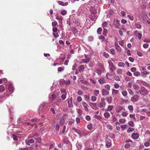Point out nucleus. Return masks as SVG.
Returning <instances> with one entry per match:
<instances>
[{
    "label": "nucleus",
    "instance_id": "obj_1",
    "mask_svg": "<svg viewBox=\"0 0 150 150\" xmlns=\"http://www.w3.org/2000/svg\"><path fill=\"white\" fill-rule=\"evenodd\" d=\"M139 92L141 95L145 96L148 94L147 90L144 87H142L139 90Z\"/></svg>",
    "mask_w": 150,
    "mask_h": 150
},
{
    "label": "nucleus",
    "instance_id": "obj_2",
    "mask_svg": "<svg viewBox=\"0 0 150 150\" xmlns=\"http://www.w3.org/2000/svg\"><path fill=\"white\" fill-rule=\"evenodd\" d=\"M46 105V103H42L40 105L38 110V112L39 115L42 114L44 112L45 110V107Z\"/></svg>",
    "mask_w": 150,
    "mask_h": 150
},
{
    "label": "nucleus",
    "instance_id": "obj_3",
    "mask_svg": "<svg viewBox=\"0 0 150 150\" xmlns=\"http://www.w3.org/2000/svg\"><path fill=\"white\" fill-rule=\"evenodd\" d=\"M108 63L109 64L110 70L112 72H113L114 70L116 69L115 67L114 66L113 64L111 61L110 60L108 61Z\"/></svg>",
    "mask_w": 150,
    "mask_h": 150
},
{
    "label": "nucleus",
    "instance_id": "obj_4",
    "mask_svg": "<svg viewBox=\"0 0 150 150\" xmlns=\"http://www.w3.org/2000/svg\"><path fill=\"white\" fill-rule=\"evenodd\" d=\"M105 98H103L101 99V101L98 105V107L100 108H103L105 107Z\"/></svg>",
    "mask_w": 150,
    "mask_h": 150
},
{
    "label": "nucleus",
    "instance_id": "obj_5",
    "mask_svg": "<svg viewBox=\"0 0 150 150\" xmlns=\"http://www.w3.org/2000/svg\"><path fill=\"white\" fill-rule=\"evenodd\" d=\"M139 96L137 95H135L131 98V100L133 102H137L139 100Z\"/></svg>",
    "mask_w": 150,
    "mask_h": 150
},
{
    "label": "nucleus",
    "instance_id": "obj_6",
    "mask_svg": "<svg viewBox=\"0 0 150 150\" xmlns=\"http://www.w3.org/2000/svg\"><path fill=\"white\" fill-rule=\"evenodd\" d=\"M101 92L102 95L103 96H106L109 94V91L105 88L102 89Z\"/></svg>",
    "mask_w": 150,
    "mask_h": 150
},
{
    "label": "nucleus",
    "instance_id": "obj_7",
    "mask_svg": "<svg viewBox=\"0 0 150 150\" xmlns=\"http://www.w3.org/2000/svg\"><path fill=\"white\" fill-rule=\"evenodd\" d=\"M72 98L71 97L68 99V104L69 107V108H71L73 106V105L72 104Z\"/></svg>",
    "mask_w": 150,
    "mask_h": 150
},
{
    "label": "nucleus",
    "instance_id": "obj_8",
    "mask_svg": "<svg viewBox=\"0 0 150 150\" xmlns=\"http://www.w3.org/2000/svg\"><path fill=\"white\" fill-rule=\"evenodd\" d=\"M122 109L123 107L122 106L118 105L116 106L115 110L116 112L119 113Z\"/></svg>",
    "mask_w": 150,
    "mask_h": 150
},
{
    "label": "nucleus",
    "instance_id": "obj_9",
    "mask_svg": "<svg viewBox=\"0 0 150 150\" xmlns=\"http://www.w3.org/2000/svg\"><path fill=\"white\" fill-rule=\"evenodd\" d=\"M90 105L91 106L92 108L95 110H97L98 109V108L97 107L96 104L95 103H90Z\"/></svg>",
    "mask_w": 150,
    "mask_h": 150
},
{
    "label": "nucleus",
    "instance_id": "obj_10",
    "mask_svg": "<svg viewBox=\"0 0 150 150\" xmlns=\"http://www.w3.org/2000/svg\"><path fill=\"white\" fill-rule=\"evenodd\" d=\"M8 90L11 93H12L14 90V88L13 86V85L11 83L9 84L8 87Z\"/></svg>",
    "mask_w": 150,
    "mask_h": 150
},
{
    "label": "nucleus",
    "instance_id": "obj_11",
    "mask_svg": "<svg viewBox=\"0 0 150 150\" xmlns=\"http://www.w3.org/2000/svg\"><path fill=\"white\" fill-rule=\"evenodd\" d=\"M132 136L133 139H136L138 138L139 134L137 133H134L132 134Z\"/></svg>",
    "mask_w": 150,
    "mask_h": 150
},
{
    "label": "nucleus",
    "instance_id": "obj_12",
    "mask_svg": "<svg viewBox=\"0 0 150 150\" xmlns=\"http://www.w3.org/2000/svg\"><path fill=\"white\" fill-rule=\"evenodd\" d=\"M98 82L101 84H103L105 83V80L104 77H102L98 80Z\"/></svg>",
    "mask_w": 150,
    "mask_h": 150
},
{
    "label": "nucleus",
    "instance_id": "obj_13",
    "mask_svg": "<svg viewBox=\"0 0 150 150\" xmlns=\"http://www.w3.org/2000/svg\"><path fill=\"white\" fill-rule=\"evenodd\" d=\"M111 144V140L110 139H108L106 142V146L108 148L110 147Z\"/></svg>",
    "mask_w": 150,
    "mask_h": 150
},
{
    "label": "nucleus",
    "instance_id": "obj_14",
    "mask_svg": "<svg viewBox=\"0 0 150 150\" xmlns=\"http://www.w3.org/2000/svg\"><path fill=\"white\" fill-rule=\"evenodd\" d=\"M89 61V59L87 58L85 59H82L80 64H83L84 63H87Z\"/></svg>",
    "mask_w": 150,
    "mask_h": 150
},
{
    "label": "nucleus",
    "instance_id": "obj_15",
    "mask_svg": "<svg viewBox=\"0 0 150 150\" xmlns=\"http://www.w3.org/2000/svg\"><path fill=\"white\" fill-rule=\"evenodd\" d=\"M140 83L142 84L144 86H146L148 88L150 87V86L149 84L147 83L145 81H144L142 80L140 81Z\"/></svg>",
    "mask_w": 150,
    "mask_h": 150
},
{
    "label": "nucleus",
    "instance_id": "obj_16",
    "mask_svg": "<svg viewBox=\"0 0 150 150\" xmlns=\"http://www.w3.org/2000/svg\"><path fill=\"white\" fill-rule=\"evenodd\" d=\"M58 3L59 4V5L63 6H67L68 4V2L64 3L63 2L61 1H58Z\"/></svg>",
    "mask_w": 150,
    "mask_h": 150
},
{
    "label": "nucleus",
    "instance_id": "obj_17",
    "mask_svg": "<svg viewBox=\"0 0 150 150\" xmlns=\"http://www.w3.org/2000/svg\"><path fill=\"white\" fill-rule=\"evenodd\" d=\"M82 104L84 108H85V110L86 111H88V105L84 101H83L82 102Z\"/></svg>",
    "mask_w": 150,
    "mask_h": 150
},
{
    "label": "nucleus",
    "instance_id": "obj_18",
    "mask_svg": "<svg viewBox=\"0 0 150 150\" xmlns=\"http://www.w3.org/2000/svg\"><path fill=\"white\" fill-rule=\"evenodd\" d=\"M78 69L80 72H83L84 71V65H81L78 67Z\"/></svg>",
    "mask_w": 150,
    "mask_h": 150
},
{
    "label": "nucleus",
    "instance_id": "obj_19",
    "mask_svg": "<svg viewBox=\"0 0 150 150\" xmlns=\"http://www.w3.org/2000/svg\"><path fill=\"white\" fill-rule=\"evenodd\" d=\"M108 103V104H110L112 100V98L111 96H108L106 98Z\"/></svg>",
    "mask_w": 150,
    "mask_h": 150
},
{
    "label": "nucleus",
    "instance_id": "obj_20",
    "mask_svg": "<svg viewBox=\"0 0 150 150\" xmlns=\"http://www.w3.org/2000/svg\"><path fill=\"white\" fill-rule=\"evenodd\" d=\"M74 132H76L79 134V135L80 136V137H82V134H81V132L79 130L75 128L74 129Z\"/></svg>",
    "mask_w": 150,
    "mask_h": 150
},
{
    "label": "nucleus",
    "instance_id": "obj_21",
    "mask_svg": "<svg viewBox=\"0 0 150 150\" xmlns=\"http://www.w3.org/2000/svg\"><path fill=\"white\" fill-rule=\"evenodd\" d=\"M104 116L105 118H108L110 117V115L109 112H106L104 113Z\"/></svg>",
    "mask_w": 150,
    "mask_h": 150
},
{
    "label": "nucleus",
    "instance_id": "obj_22",
    "mask_svg": "<svg viewBox=\"0 0 150 150\" xmlns=\"http://www.w3.org/2000/svg\"><path fill=\"white\" fill-rule=\"evenodd\" d=\"M56 96L55 95L52 94L51 95V97H50V95L49 96V98L50 99V100H54L56 98Z\"/></svg>",
    "mask_w": 150,
    "mask_h": 150
},
{
    "label": "nucleus",
    "instance_id": "obj_23",
    "mask_svg": "<svg viewBox=\"0 0 150 150\" xmlns=\"http://www.w3.org/2000/svg\"><path fill=\"white\" fill-rule=\"evenodd\" d=\"M135 26L136 27L140 29L141 28V25L140 24L139 22H137L135 24Z\"/></svg>",
    "mask_w": 150,
    "mask_h": 150
},
{
    "label": "nucleus",
    "instance_id": "obj_24",
    "mask_svg": "<svg viewBox=\"0 0 150 150\" xmlns=\"http://www.w3.org/2000/svg\"><path fill=\"white\" fill-rule=\"evenodd\" d=\"M97 71V73L98 74H101L102 72H103L104 70V69H102L101 70H99V69H96Z\"/></svg>",
    "mask_w": 150,
    "mask_h": 150
},
{
    "label": "nucleus",
    "instance_id": "obj_25",
    "mask_svg": "<svg viewBox=\"0 0 150 150\" xmlns=\"http://www.w3.org/2000/svg\"><path fill=\"white\" fill-rule=\"evenodd\" d=\"M113 108V106L112 105H109L107 111H110L112 110Z\"/></svg>",
    "mask_w": 150,
    "mask_h": 150
},
{
    "label": "nucleus",
    "instance_id": "obj_26",
    "mask_svg": "<svg viewBox=\"0 0 150 150\" xmlns=\"http://www.w3.org/2000/svg\"><path fill=\"white\" fill-rule=\"evenodd\" d=\"M119 91L117 90H115L113 89L112 90V94L113 95H115L119 93Z\"/></svg>",
    "mask_w": 150,
    "mask_h": 150
},
{
    "label": "nucleus",
    "instance_id": "obj_27",
    "mask_svg": "<svg viewBox=\"0 0 150 150\" xmlns=\"http://www.w3.org/2000/svg\"><path fill=\"white\" fill-rule=\"evenodd\" d=\"M118 66L120 67H124L125 66V63L122 62H119L118 64Z\"/></svg>",
    "mask_w": 150,
    "mask_h": 150
},
{
    "label": "nucleus",
    "instance_id": "obj_28",
    "mask_svg": "<svg viewBox=\"0 0 150 150\" xmlns=\"http://www.w3.org/2000/svg\"><path fill=\"white\" fill-rule=\"evenodd\" d=\"M63 142L64 143H67L68 142V140L67 138L66 137H64V139H63Z\"/></svg>",
    "mask_w": 150,
    "mask_h": 150
},
{
    "label": "nucleus",
    "instance_id": "obj_29",
    "mask_svg": "<svg viewBox=\"0 0 150 150\" xmlns=\"http://www.w3.org/2000/svg\"><path fill=\"white\" fill-rule=\"evenodd\" d=\"M136 36L138 37V38L140 40L142 37V34L139 33H137V35Z\"/></svg>",
    "mask_w": 150,
    "mask_h": 150
},
{
    "label": "nucleus",
    "instance_id": "obj_30",
    "mask_svg": "<svg viewBox=\"0 0 150 150\" xmlns=\"http://www.w3.org/2000/svg\"><path fill=\"white\" fill-rule=\"evenodd\" d=\"M128 108L130 111L131 112H132L133 111V108L132 105H130L128 106Z\"/></svg>",
    "mask_w": 150,
    "mask_h": 150
},
{
    "label": "nucleus",
    "instance_id": "obj_31",
    "mask_svg": "<svg viewBox=\"0 0 150 150\" xmlns=\"http://www.w3.org/2000/svg\"><path fill=\"white\" fill-rule=\"evenodd\" d=\"M64 67H58V71L59 72H61L64 71Z\"/></svg>",
    "mask_w": 150,
    "mask_h": 150
},
{
    "label": "nucleus",
    "instance_id": "obj_32",
    "mask_svg": "<svg viewBox=\"0 0 150 150\" xmlns=\"http://www.w3.org/2000/svg\"><path fill=\"white\" fill-rule=\"evenodd\" d=\"M128 124L130 126L132 127H134V123L132 121H129L128 122Z\"/></svg>",
    "mask_w": 150,
    "mask_h": 150
},
{
    "label": "nucleus",
    "instance_id": "obj_33",
    "mask_svg": "<svg viewBox=\"0 0 150 150\" xmlns=\"http://www.w3.org/2000/svg\"><path fill=\"white\" fill-rule=\"evenodd\" d=\"M34 139L35 140H36L37 142H38V143L40 142L41 141V139L40 138L34 137Z\"/></svg>",
    "mask_w": 150,
    "mask_h": 150
},
{
    "label": "nucleus",
    "instance_id": "obj_34",
    "mask_svg": "<svg viewBox=\"0 0 150 150\" xmlns=\"http://www.w3.org/2000/svg\"><path fill=\"white\" fill-rule=\"evenodd\" d=\"M5 90V88L3 85H0V92H3Z\"/></svg>",
    "mask_w": 150,
    "mask_h": 150
},
{
    "label": "nucleus",
    "instance_id": "obj_35",
    "mask_svg": "<svg viewBox=\"0 0 150 150\" xmlns=\"http://www.w3.org/2000/svg\"><path fill=\"white\" fill-rule=\"evenodd\" d=\"M61 13L63 16H64L67 13V11L65 10H63L61 11Z\"/></svg>",
    "mask_w": 150,
    "mask_h": 150
},
{
    "label": "nucleus",
    "instance_id": "obj_36",
    "mask_svg": "<svg viewBox=\"0 0 150 150\" xmlns=\"http://www.w3.org/2000/svg\"><path fill=\"white\" fill-rule=\"evenodd\" d=\"M91 101L92 102H95L96 100V98L95 96H93L91 98Z\"/></svg>",
    "mask_w": 150,
    "mask_h": 150
},
{
    "label": "nucleus",
    "instance_id": "obj_37",
    "mask_svg": "<svg viewBox=\"0 0 150 150\" xmlns=\"http://www.w3.org/2000/svg\"><path fill=\"white\" fill-rule=\"evenodd\" d=\"M115 46L116 48L118 50H120L121 48L120 46L118 45L117 43H115Z\"/></svg>",
    "mask_w": 150,
    "mask_h": 150
},
{
    "label": "nucleus",
    "instance_id": "obj_38",
    "mask_svg": "<svg viewBox=\"0 0 150 150\" xmlns=\"http://www.w3.org/2000/svg\"><path fill=\"white\" fill-rule=\"evenodd\" d=\"M105 88L108 90L110 91V86L108 84H106L104 86Z\"/></svg>",
    "mask_w": 150,
    "mask_h": 150
},
{
    "label": "nucleus",
    "instance_id": "obj_39",
    "mask_svg": "<svg viewBox=\"0 0 150 150\" xmlns=\"http://www.w3.org/2000/svg\"><path fill=\"white\" fill-rule=\"evenodd\" d=\"M102 30V28L100 27L97 30V32L98 33V34H100L101 33Z\"/></svg>",
    "mask_w": 150,
    "mask_h": 150
},
{
    "label": "nucleus",
    "instance_id": "obj_40",
    "mask_svg": "<svg viewBox=\"0 0 150 150\" xmlns=\"http://www.w3.org/2000/svg\"><path fill=\"white\" fill-rule=\"evenodd\" d=\"M133 87L136 90H137L139 88V86L137 85L134 84L133 85Z\"/></svg>",
    "mask_w": 150,
    "mask_h": 150
},
{
    "label": "nucleus",
    "instance_id": "obj_41",
    "mask_svg": "<svg viewBox=\"0 0 150 150\" xmlns=\"http://www.w3.org/2000/svg\"><path fill=\"white\" fill-rule=\"evenodd\" d=\"M99 91L98 90H96L94 91V94L96 96H97L99 94Z\"/></svg>",
    "mask_w": 150,
    "mask_h": 150
},
{
    "label": "nucleus",
    "instance_id": "obj_42",
    "mask_svg": "<svg viewBox=\"0 0 150 150\" xmlns=\"http://www.w3.org/2000/svg\"><path fill=\"white\" fill-rule=\"evenodd\" d=\"M108 25V23L107 22L105 21L102 24V25L104 28L106 27L107 25Z\"/></svg>",
    "mask_w": 150,
    "mask_h": 150
},
{
    "label": "nucleus",
    "instance_id": "obj_43",
    "mask_svg": "<svg viewBox=\"0 0 150 150\" xmlns=\"http://www.w3.org/2000/svg\"><path fill=\"white\" fill-rule=\"evenodd\" d=\"M56 19L58 20L62 21L63 19V18L61 16H58L56 17Z\"/></svg>",
    "mask_w": 150,
    "mask_h": 150
},
{
    "label": "nucleus",
    "instance_id": "obj_44",
    "mask_svg": "<svg viewBox=\"0 0 150 150\" xmlns=\"http://www.w3.org/2000/svg\"><path fill=\"white\" fill-rule=\"evenodd\" d=\"M107 33V31L106 30L105 28H103V34L104 35L106 36V34Z\"/></svg>",
    "mask_w": 150,
    "mask_h": 150
},
{
    "label": "nucleus",
    "instance_id": "obj_45",
    "mask_svg": "<svg viewBox=\"0 0 150 150\" xmlns=\"http://www.w3.org/2000/svg\"><path fill=\"white\" fill-rule=\"evenodd\" d=\"M134 76H137L140 75V73L139 71H135L134 73Z\"/></svg>",
    "mask_w": 150,
    "mask_h": 150
},
{
    "label": "nucleus",
    "instance_id": "obj_46",
    "mask_svg": "<svg viewBox=\"0 0 150 150\" xmlns=\"http://www.w3.org/2000/svg\"><path fill=\"white\" fill-rule=\"evenodd\" d=\"M134 130V128L129 127L128 128V129L127 131V132L128 133H129V132H131L133 131Z\"/></svg>",
    "mask_w": 150,
    "mask_h": 150
},
{
    "label": "nucleus",
    "instance_id": "obj_47",
    "mask_svg": "<svg viewBox=\"0 0 150 150\" xmlns=\"http://www.w3.org/2000/svg\"><path fill=\"white\" fill-rule=\"evenodd\" d=\"M92 127V125L91 123L87 125V128L89 130H91Z\"/></svg>",
    "mask_w": 150,
    "mask_h": 150
},
{
    "label": "nucleus",
    "instance_id": "obj_48",
    "mask_svg": "<svg viewBox=\"0 0 150 150\" xmlns=\"http://www.w3.org/2000/svg\"><path fill=\"white\" fill-rule=\"evenodd\" d=\"M111 53L112 54L114 55L115 54V50L113 48H111L110 50Z\"/></svg>",
    "mask_w": 150,
    "mask_h": 150
},
{
    "label": "nucleus",
    "instance_id": "obj_49",
    "mask_svg": "<svg viewBox=\"0 0 150 150\" xmlns=\"http://www.w3.org/2000/svg\"><path fill=\"white\" fill-rule=\"evenodd\" d=\"M57 24V23L56 21L53 22L52 23V25L53 27H54L56 26Z\"/></svg>",
    "mask_w": 150,
    "mask_h": 150
},
{
    "label": "nucleus",
    "instance_id": "obj_50",
    "mask_svg": "<svg viewBox=\"0 0 150 150\" xmlns=\"http://www.w3.org/2000/svg\"><path fill=\"white\" fill-rule=\"evenodd\" d=\"M122 94L124 96H125L127 95V93L126 91H125L122 92Z\"/></svg>",
    "mask_w": 150,
    "mask_h": 150
},
{
    "label": "nucleus",
    "instance_id": "obj_51",
    "mask_svg": "<svg viewBox=\"0 0 150 150\" xmlns=\"http://www.w3.org/2000/svg\"><path fill=\"white\" fill-rule=\"evenodd\" d=\"M88 134V132L84 131L83 132V134H82V136L85 137L87 136Z\"/></svg>",
    "mask_w": 150,
    "mask_h": 150
},
{
    "label": "nucleus",
    "instance_id": "obj_52",
    "mask_svg": "<svg viewBox=\"0 0 150 150\" xmlns=\"http://www.w3.org/2000/svg\"><path fill=\"white\" fill-rule=\"evenodd\" d=\"M13 139L14 141H17L18 138L15 135H13L12 136Z\"/></svg>",
    "mask_w": 150,
    "mask_h": 150
},
{
    "label": "nucleus",
    "instance_id": "obj_53",
    "mask_svg": "<svg viewBox=\"0 0 150 150\" xmlns=\"http://www.w3.org/2000/svg\"><path fill=\"white\" fill-rule=\"evenodd\" d=\"M130 146V145L129 143H127L126 144L125 146V147L126 149H128Z\"/></svg>",
    "mask_w": 150,
    "mask_h": 150
},
{
    "label": "nucleus",
    "instance_id": "obj_54",
    "mask_svg": "<svg viewBox=\"0 0 150 150\" xmlns=\"http://www.w3.org/2000/svg\"><path fill=\"white\" fill-rule=\"evenodd\" d=\"M94 117L97 119L100 120L101 119L100 116L99 115H96L94 116Z\"/></svg>",
    "mask_w": 150,
    "mask_h": 150
},
{
    "label": "nucleus",
    "instance_id": "obj_55",
    "mask_svg": "<svg viewBox=\"0 0 150 150\" xmlns=\"http://www.w3.org/2000/svg\"><path fill=\"white\" fill-rule=\"evenodd\" d=\"M93 39V37L91 36L88 37V40L89 41H92Z\"/></svg>",
    "mask_w": 150,
    "mask_h": 150
},
{
    "label": "nucleus",
    "instance_id": "obj_56",
    "mask_svg": "<svg viewBox=\"0 0 150 150\" xmlns=\"http://www.w3.org/2000/svg\"><path fill=\"white\" fill-rule=\"evenodd\" d=\"M129 117L131 118H133L135 120H136V119L135 118V115L134 114H133V115L130 114L129 115Z\"/></svg>",
    "mask_w": 150,
    "mask_h": 150
},
{
    "label": "nucleus",
    "instance_id": "obj_57",
    "mask_svg": "<svg viewBox=\"0 0 150 150\" xmlns=\"http://www.w3.org/2000/svg\"><path fill=\"white\" fill-rule=\"evenodd\" d=\"M127 113L125 112H123L122 114V115L123 117H126L127 115Z\"/></svg>",
    "mask_w": 150,
    "mask_h": 150
},
{
    "label": "nucleus",
    "instance_id": "obj_58",
    "mask_svg": "<svg viewBox=\"0 0 150 150\" xmlns=\"http://www.w3.org/2000/svg\"><path fill=\"white\" fill-rule=\"evenodd\" d=\"M91 117L88 115L86 116V119L87 121H89L91 120Z\"/></svg>",
    "mask_w": 150,
    "mask_h": 150
},
{
    "label": "nucleus",
    "instance_id": "obj_59",
    "mask_svg": "<svg viewBox=\"0 0 150 150\" xmlns=\"http://www.w3.org/2000/svg\"><path fill=\"white\" fill-rule=\"evenodd\" d=\"M77 94L79 95H81L83 94V91L81 90H79Z\"/></svg>",
    "mask_w": 150,
    "mask_h": 150
},
{
    "label": "nucleus",
    "instance_id": "obj_60",
    "mask_svg": "<svg viewBox=\"0 0 150 150\" xmlns=\"http://www.w3.org/2000/svg\"><path fill=\"white\" fill-rule=\"evenodd\" d=\"M127 17L129 18V19L132 21L134 20V18L133 16H131L130 15H127Z\"/></svg>",
    "mask_w": 150,
    "mask_h": 150
},
{
    "label": "nucleus",
    "instance_id": "obj_61",
    "mask_svg": "<svg viewBox=\"0 0 150 150\" xmlns=\"http://www.w3.org/2000/svg\"><path fill=\"white\" fill-rule=\"evenodd\" d=\"M149 46V45L147 43H145L143 45V47L144 48H147Z\"/></svg>",
    "mask_w": 150,
    "mask_h": 150
},
{
    "label": "nucleus",
    "instance_id": "obj_62",
    "mask_svg": "<svg viewBox=\"0 0 150 150\" xmlns=\"http://www.w3.org/2000/svg\"><path fill=\"white\" fill-rule=\"evenodd\" d=\"M103 55L105 56V57L106 58H108L109 56V54L108 53H106V52L104 53Z\"/></svg>",
    "mask_w": 150,
    "mask_h": 150
},
{
    "label": "nucleus",
    "instance_id": "obj_63",
    "mask_svg": "<svg viewBox=\"0 0 150 150\" xmlns=\"http://www.w3.org/2000/svg\"><path fill=\"white\" fill-rule=\"evenodd\" d=\"M112 120L113 122H115L117 120V119L115 117L114 115H113L112 117Z\"/></svg>",
    "mask_w": 150,
    "mask_h": 150
},
{
    "label": "nucleus",
    "instance_id": "obj_64",
    "mask_svg": "<svg viewBox=\"0 0 150 150\" xmlns=\"http://www.w3.org/2000/svg\"><path fill=\"white\" fill-rule=\"evenodd\" d=\"M128 91L129 93L130 94H133L134 93L133 91L130 89H129L128 90Z\"/></svg>",
    "mask_w": 150,
    "mask_h": 150
}]
</instances>
